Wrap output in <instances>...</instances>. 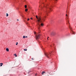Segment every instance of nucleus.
<instances>
[{
  "instance_id": "nucleus-31",
  "label": "nucleus",
  "mask_w": 76,
  "mask_h": 76,
  "mask_svg": "<svg viewBox=\"0 0 76 76\" xmlns=\"http://www.w3.org/2000/svg\"><path fill=\"white\" fill-rule=\"evenodd\" d=\"M44 17H45V18H46V16H45Z\"/></svg>"
},
{
  "instance_id": "nucleus-13",
  "label": "nucleus",
  "mask_w": 76,
  "mask_h": 76,
  "mask_svg": "<svg viewBox=\"0 0 76 76\" xmlns=\"http://www.w3.org/2000/svg\"><path fill=\"white\" fill-rule=\"evenodd\" d=\"M66 20H67V21L68 22V24H69V20H68V19H66Z\"/></svg>"
},
{
  "instance_id": "nucleus-6",
  "label": "nucleus",
  "mask_w": 76,
  "mask_h": 76,
  "mask_svg": "<svg viewBox=\"0 0 76 76\" xmlns=\"http://www.w3.org/2000/svg\"><path fill=\"white\" fill-rule=\"evenodd\" d=\"M50 34L51 35H54L56 34V33L55 32H51L50 33Z\"/></svg>"
},
{
  "instance_id": "nucleus-2",
  "label": "nucleus",
  "mask_w": 76,
  "mask_h": 76,
  "mask_svg": "<svg viewBox=\"0 0 76 76\" xmlns=\"http://www.w3.org/2000/svg\"><path fill=\"white\" fill-rule=\"evenodd\" d=\"M41 22H42V21L41 20V22H40L39 23V25H38V24H37V26L38 29H39V27L41 26H44V24H43V23H41V24H40V23H41Z\"/></svg>"
},
{
  "instance_id": "nucleus-9",
  "label": "nucleus",
  "mask_w": 76,
  "mask_h": 76,
  "mask_svg": "<svg viewBox=\"0 0 76 76\" xmlns=\"http://www.w3.org/2000/svg\"><path fill=\"white\" fill-rule=\"evenodd\" d=\"M6 51H9V49L8 48H7L6 49Z\"/></svg>"
},
{
  "instance_id": "nucleus-7",
  "label": "nucleus",
  "mask_w": 76,
  "mask_h": 76,
  "mask_svg": "<svg viewBox=\"0 0 76 76\" xmlns=\"http://www.w3.org/2000/svg\"><path fill=\"white\" fill-rule=\"evenodd\" d=\"M66 20H67V19H68L69 18V16H68V15H67V14H66Z\"/></svg>"
},
{
  "instance_id": "nucleus-32",
  "label": "nucleus",
  "mask_w": 76,
  "mask_h": 76,
  "mask_svg": "<svg viewBox=\"0 0 76 76\" xmlns=\"http://www.w3.org/2000/svg\"><path fill=\"white\" fill-rule=\"evenodd\" d=\"M24 0V1H25V0Z\"/></svg>"
},
{
  "instance_id": "nucleus-14",
  "label": "nucleus",
  "mask_w": 76,
  "mask_h": 76,
  "mask_svg": "<svg viewBox=\"0 0 76 76\" xmlns=\"http://www.w3.org/2000/svg\"><path fill=\"white\" fill-rule=\"evenodd\" d=\"M25 12H27L28 11V9H25Z\"/></svg>"
},
{
  "instance_id": "nucleus-26",
  "label": "nucleus",
  "mask_w": 76,
  "mask_h": 76,
  "mask_svg": "<svg viewBox=\"0 0 76 76\" xmlns=\"http://www.w3.org/2000/svg\"><path fill=\"white\" fill-rule=\"evenodd\" d=\"M17 20H18V21H19V20L17 19Z\"/></svg>"
},
{
  "instance_id": "nucleus-5",
  "label": "nucleus",
  "mask_w": 76,
  "mask_h": 76,
  "mask_svg": "<svg viewBox=\"0 0 76 76\" xmlns=\"http://www.w3.org/2000/svg\"><path fill=\"white\" fill-rule=\"evenodd\" d=\"M44 7H45V8H48V9H47L48 11H50V10L51 11V8L50 7L48 8L47 7V5H44Z\"/></svg>"
},
{
  "instance_id": "nucleus-22",
  "label": "nucleus",
  "mask_w": 76,
  "mask_h": 76,
  "mask_svg": "<svg viewBox=\"0 0 76 76\" xmlns=\"http://www.w3.org/2000/svg\"><path fill=\"white\" fill-rule=\"evenodd\" d=\"M31 59L32 60H34V58H32Z\"/></svg>"
},
{
  "instance_id": "nucleus-16",
  "label": "nucleus",
  "mask_w": 76,
  "mask_h": 76,
  "mask_svg": "<svg viewBox=\"0 0 76 76\" xmlns=\"http://www.w3.org/2000/svg\"><path fill=\"white\" fill-rule=\"evenodd\" d=\"M26 38L25 36H23V38Z\"/></svg>"
},
{
  "instance_id": "nucleus-4",
  "label": "nucleus",
  "mask_w": 76,
  "mask_h": 76,
  "mask_svg": "<svg viewBox=\"0 0 76 76\" xmlns=\"http://www.w3.org/2000/svg\"><path fill=\"white\" fill-rule=\"evenodd\" d=\"M50 54H51V53H45V56L47 57H48V58H50Z\"/></svg>"
},
{
  "instance_id": "nucleus-17",
  "label": "nucleus",
  "mask_w": 76,
  "mask_h": 76,
  "mask_svg": "<svg viewBox=\"0 0 76 76\" xmlns=\"http://www.w3.org/2000/svg\"><path fill=\"white\" fill-rule=\"evenodd\" d=\"M9 16V15H8V14L7 13V15H6V16H7H7Z\"/></svg>"
},
{
  "instance_id": "nucleus-8",
  "label": "nucleus",
  "mask_w": 76,
  "mask_h": 76,
  "mask_svg": "<svg viewBox=\"0 0 76 76\" xmlns=\"http://www.w3.org/2000/svg\"><path fill=\"white\" fill-rule=\"evenodd\" d=\"M45 72H42V75H44V73H45Z\"/></svg>"
},
{
  "instance_id": "nucleus-23",
  "label": "nucleus",
  "mask_w": 76,
  "mask_h": 76,
  "mask_svg": "<svg viewBox=\"0 0 76 76\" xmlns=\"http://www.w3.org/2000/svg\"><path fill=\"white\" fill-rule=\"evenodd\" d=\"M26 38H28V37L26 36Z\"/></svg>"
},
{
  "instance_id": "nucleus-30",
  "label": "nucleus",
  "mask_w": 76,
  "mask_h": 76,
  "mask_svg": "<svg viewBox=\"0 0 76 76\" xmlns=\"http://www.w3.org/2000/svg\"><path fill=\"white\" fill-rule=\"evenodd\" d=\"M46 13H47V11H46Z\"/></svg>"
},
{
  "instance_id": "nucleus-29",
  "label": "nucleus",
  "mask_w": 76,
  "mask_h": 76,
  "mask_svg": "<svg viewBox=\"0 0 76 76\" xmlns=\"http://www.w3.org/2000/svg\"><path fill=\"white\" fill-rule=\"evenodd\" d=\"M47 39L48 40V38H47Z\"/></svg>"
},
{
  "instance_id": "nucleus-1",
  "label": "nucleus",
  "mask_w": 76,
  "mask_h": 76,
  "mask_svg": "<svg viewBox=\"0 0 76 76\" xmlns=\"http://www.w3.org/2000/svg\"><path fill=\"white\" fill-rule=\"evenodd\" d=\"M36 18L37 19V23L39 26V23L40 22H41V18L40 17H39L38 18V16L36 15Z\"/></svg>"
},
{
  "instance_id": "nucleus-12",
  "label": "nucleus",
  "mask_w": 76,
  "mask_h": 76,
  "mask_svg": "<svg viewBox=\"0 0 76 76\" xmlns=\"http://www.w3.org/2000/svg\"><path fill=\"white\" fill-rule=\"evenodd\" d=\"M25 8L26 9V8H27V6L26 5L25 6Z\"/></svg>"
},
{
  "instance_id": "nucleus-3",
  "label": "nucleus",
  "mask_w": 76,
  "mask_h": 76,
  "mask_svg": "<svg viewBox=\"0 0 76 76\" xmlns=\"http://www.w3.org/2000/svg\"><path fill=\"white\" fill-rule=\"evenodd\" d=\"M35 37L36 40H38V39L40 38V35L39 34L36 35Z\"/></svg>"
},
{
  "instance_id": "nucleus-25",
  "label": "nucleus",
  "mask_w": 76,
  "mask_h": 76,
  "mask_svg": "<svg viewBox=\"0 0 76 76\" xmlns=\"http://www.w3.org/2000/svg\"><path fill=\"white\" fill-rule=\"evenodd\" d=\"M39 7H41L40 6V5H39Z\"/></svg>"
},
{
  "instance_id": "nucleus-24",
  "label": "nucleus",
  "mask_w": 76,
  "mask_h": 76,
  "mask_svg": "<svg viewBox=\"0 0 76 76\" xmlns=\"http://www.w3.org/2000/svg\"><path fill=\"white\" fill-rule=\"evenodd\" d=\"M37 76V74H35V76Z\"/></svg>"
},
{
  "instance_id": "nucleus-15",
  "label": "nucleus",
  "mask_w": 76,
  "mask_h": 76,
  "mask_svg": "<svg viewBox=\"0 0 76 76\" xmlns=\"http://www.w3.org/2000/svg\"><path fill=\"white\" fill-rule=\"evenodd\" d=\"M14 56H15V57H17V55H16V54H15Z\"/></svg>"
},
{
  "instance_id": "nucleus-10",
  "label": "nucleus",
  "mask_w": 76,
  "mask_h": 76,
  "mask_svg": "<svg viewBox=\"0 0 76 76\" xmlns=\"http://www.w3.org/2000/svg\"><path fill=\"white\" fill-rule=\"evenodd\" d=\"M1 64V65H0V66L1 67V66H2V65L3 64L2 63H0V65Z\"/></svg>"
},
{
  "instance_id": "nucleus-21",
  "label": "nucleus",
  "mask_w": 76,
  "mask_h": 76,
  "mask_svg": "<svg viewBox=\"0 0 76 76\" xmlns=\"http://www.w3.org/2000/svg\"><path fill=\"white\" fill-rule=\"evenodd\" d=\"M29 20V19L28 18V19H27L28 21V20Z\"/></svg>"
},
{
  "instance_id": "nucleus-27",
  "label": "nucleus",
  "mask_w": 76,
  "mask_h": 76,
  "mask_svg": "<svg viewBox=\"0 0 76 76\" xmlns=\"http://www.w3.org/2000/svg\"><path fill=\"white\" fill-rule=\"evenodd\" d=\"M34 33L35 34H36V32H35Z\"/></svg>"
},
{
  "instance_id": "nucleus-33",
  "label": "nucleus",
  "mask_w": 76,
  "mask_h": 76,
  "mask_svg": "<svg viewBox=\"0 0 76 76\" xmlns=\"http://www.w3.org/2000/svg\"><path fill=\"white\" fill-rule=\"evenodd\" d=\"M25 20H24V21L25 22Z\"/></svg>"
},
{
  "instance_id": "nucleus-34",
  "label": "nucleus",
  "mask_w": 76,
  "mask_h": 76,
  "mask_svg": "<svg viewBox=\"0 0 76 76\" xmlns=\"http://www.w3.org/2000/svg\"><path fill=\"white\" fill-rule=\"evenodd\" d=\"M48 38H49V37H48Z\"/></svg>"
},
{
  "instance_id": "nucleus-19",
  "label": "nucleus",
  "mask_w": 76,
  "mask_h": 76,
  "mask_svg": "<svg viewBox=\"0 0 76 76\" xmlns=\"http://www.w3.org/2000/svg\"><path fill=\"white\" fill-rule=\"evenodd\" d=\"M18 42H17L16 44V45H18Z\"/></svg>"
},
{
  "instance_id": "nucleus-11",
  "label": "nucleus",
  "mask_w": 76,
  "mask_h": 76,
  "mask_svg": "<svg viewBox=\"0 0 76 76\" xmlns=\"http://www.w3.org/2000/svg\"><path fill=\"white\" fill-rule=\"evenodd\" d=\"M71 32L72 33V34H74V35H75V33L73 31H72Z\"/></svg>"
},
{
  "instance_id": "nucleus-28",
  "label": "nucleus",
  "mask_w": 76,
  "mask_h": 76,
  "mask_svg": "<svg viewBox=\"0 0 76 76\" xmlns=\"http://www.w3.org/2000/svg\"><path fill=\"white\" fill-rule=\"evenodd\" d=\"M31 19H32V18H31Z\"/></svg>"
},
{
  "instance_id": "nucleus-20",
  "label": "nucleus",
  "mask_w": 76,
  "mask_h": 76,
  "mask_svg": "<svg viewBox=\"0 0 76 76\" xmlns=\"http://www.w3.org/2000/svg\"><path fill=\"white\" fill-rule=\"evenodd\" d=\"M24 51H27V49H24Z\"/></svg>"
},
{
  "instance_id": "nucleus-18",
  "label": "nucleus",
  "mask_w": 76,
  "mask_h": 76,
  "mask_svg": "<svg viewBox=\"0 0 76 76\" xmlns=\"http://www.w3.org/2000/svg\"><path fill=\"white\" fill-rule=\"evenodd\" d=\"M57 1V0H55V3H56V1Z\"/></svg>"
}]
</instances>
